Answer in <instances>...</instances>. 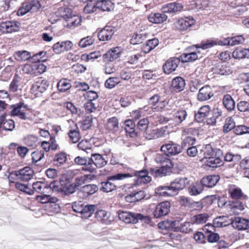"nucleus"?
<instances>
[{
  "mask_svg": "<svg viewBox=\"0 0 249 249\" xmlns=\"http://www.w3.org/2000/svg\"><path fill=\"white\" fill-rule=\"evenodd\" d=\"M222 103L224 107L229 111H231L235 108V102L231 96L229 94H226L223 96Z\"/></svg>",
  "mask_w": 249,
  "mask_h": 249,
  "instance_id": "obj_30",
  "label": "nucleus"
},
{
  "mask_svg": "<svg viewBox=\"0 0 249 249\" xmlns=\"http://www.w3.org/2000/svg\"><path fill=\"white\" fill-rule=\"evenodd\" d=\"M81 17L76 15H73L72 12L65 19L64 23L65 27L68 28H74L81 22Z\"/></svg>",
  "mask_w": 249,
  "mask_h": 249,
  "instance_id": "obj_25",
  "label": "nucleus"
},
{
  "mask_svg": "<svg viewBox=\"0 0 249 249\" xmlns=\"http://www.w3.org/2000/svg\"><path fill=\"white\" fill-rule=\"evenodd\" d=\"M95 216L97 220L106 225L109 224L113 220L110 213L103 210L96 212Z\"/></svg>",
  "mask_w": 249,
  "mask_h": 249,
  "instance_id": "obj_23",
  "label": "nucleus"
},
{
  "mask_svg": "<svg viewBox=\"0 0 249 249\" xmlns=\"http://www.w3.org/2000/svg\"><path fill=\"white\" fill-rule=\"evenodd\" d=\"M160 99V97L158 94H155L153 96H152L148 101V103L149 105H151L152 106H155L156 104H158L157 107L153 108V109L156 110L157 111H160L162 107L165 106V102L164 101L159 102Z\"/></svg>",
  "mask_w": 249,
  "mask_h": 249,
  "instance_id": "obj_43",
  "label": "nucleus"
},
{
  "mask_svg": "<svg viewBox=\"0 0 249 249\" xmlns=\"http://www.w3.org/2000/svg\"><path fill=\"white\" fill-rule=\"evenodd\" d=\"M97 9L102 11H109L112 7V3L109 0H102L96 1Z\"/></svg>",
  "mask_w": 249,
  "mask_h": 249,
  "instance_id": "obj_45",
  "label": "nucleus"
},
{
  "mask_svg": "<svg viewBox=\"0 0 249 249\" xmlns=\"http://www.w3.org/2000/svg\"><path fill=\"white\" fill-rule=\"evenodd\" d=\"M228 192L232 198L239 199L241 197H243L244 199L248 198V196L247 195H243L241 189L236 187L235 185L231 186L229 189Z\"/></svg>",
  "mask_w": 249,
  "mask_h": 249,
  "instance_id": "obj_37",
  "label": "nucleus"
},
{
  "mask_svg": "<svg viewBox=\"0 0 249 249\" xmlns=\"http://www.w3.org/2000/svg\"><path fill=\"white\" fill-rule=\"evenodd\" d=\"M203 161L207 166L215 168L222 165L224 163L223 160L219 157L214 156L208 158Z\"/></svg>",
  "mask_w": 249,
  "mask_h": 249,
  "instance_id": "obj_35",
  "label": "nucleus"
},
{
  "mask_svg": "<svg viewBox=\"0 0 249 249\" xmlns=\"http://www.w3.org/2000/svg\"><path fill=\"white\" fill-rule=\"evenodd\" d=\"M72 43L69 40L58 42L55 43L53 47V51L57 54L60 53L64 51L70 50L72 47Z\"/></svg>",
  "mask_w": 249,
  "mask_h": 249,
  "instance_id": "obj_17",
  "label": "nucleus"
},
{
  "mask_svg": "<svg viewBox=\"0 0 249 249\" xmlns=\"http://www.w3.org/2000/svg\"><path fill=\"white\" fill-rule=\"evenodd\" d=\"M57 87L59 91L65 92L71 87V85L69 80L63 79L58 82Z\"/></svg>",
  "mask_w": 249,
  "mask_h": 249,
  "instance_id": "obj_51",
  "label": "nucleus"
},
{
  "mask_svg": "<svg viewBox=\"0 0 249 249\" xmlns=\"http://www.w3.org/2000/svg\"><path fill=\"white\" fill-rule=\"evenodd\" d=\"M89 158L78 156L74 159L75 163L78 165H84L82 170L85 171H89L90 173L94 172V168L93 167L90 162H89Z\"/></svg>",
  "mask_w": 249,
  "mask_h": 249,
  "instance_id": "obj_18",
  "label": "nucleus"
},
{
  "mask_svg": "<svg viewBox=\"0 0 249 249\" xmlns=\"http://www.w3.org/2000/svg\"><path fill=\"white\" fill-rule=\"evenodd\" d=\"M165 155L169 156L176 155L181 152L182 146L173 142L163 145L160 148Z\"/></svg>",
  "mask_w": 249,
  "mask_h": 249,
  "instance_id": "obj_7",
  "label": "nucleus"
},
{
  "mask_svg": "<svg viewBox=\"0 0 249 249\" xmlns=\"http://www.w3.org/2000/svg\"><path fill=\"white\" fill-rule=\"evenodd\" d=\"M213 96L212 89L209 86H205L201 88L197 94V99L200 101H205L210 99Z\"/></svg>",
  "mask_w": 249,
  "mask_h": 249,
  "instance_id": "obj_19",
  "label": "nucleus"
},
{
  "mask_svg": "<svg viewBox=\"0 0 249 249\" xmlns=\"http://www.w3.org/2000/svg\"><path fill=\"white\" fill-rule=\"evenodd\" d=\"M172 168H169L167 166H163L161 167L151 168L150 169V173L155 177H161L166 176L170 172Z\"/></svg>",
  "mask_w": 249,
  "mask_h": 249,
  "instance_id": "obj_27",
  "label": "nucleus"
},
{
  "mask_svg": "<svg viewBox=\"0 0 249 249\" xmlns=\"http://www.w3.org/2000/svg\"><path fill=\"white\" fill-rule=\"evenodd\" d=\"M48 183L41 181H36L32 185L34 192L35 191L41 194H48Z\"/></svg>",
  "mask_w": 249,
  "mask_h": 249,
  "instance_id": "obj_41",
  "label": "nucleus"
},
{
  "mask_svg": "<svg viewBox=\"0 0 249 249\" xmlns=\"http://www.w3.org/2000/svg\"><path fill=\"white\" fill-rule=\"evenodd\" d=\"M33 170L29 167H25L18 170L11 172L8 176V179L11 183H15L14 181L16 180L28 181L33 178Z\"/></svg>",
  "mask_w": 249,
  "mask_h": 249,
  "instance_id": "obj_2",
  "label": "nucleus"
},
{
  "mask_svg": "<svg viewBox=\"0 0 249 249\" xmlns=\"http://www.w3.org/2000/svg\"><path fill=\"white\" fill-rule=\"evenodd\" d=\"M219 178L218 175H210L203 177L200 181L203 187L212 188L216 184Z\"/></svg>",
  "mask_w": 249,
  "mask_h": 249,
  "instance_id": "obj_24",
  "label": "nucleus"
},
{
  "mask_svg": "<svg viewBox=\"0 0 249 249\" xmlns=\"http://www.w3.org/2000/svg\"><path fill=\"white\" fill-rule=\"evenodd\" d=\"M114 33V32L112 27L106 26L98 32V37L101 41H107L112 38Z\"/></svg>",
  "mask_w": 249,
  "mask_h": 249,
  "instance_id": "obj_20",
  "label": "nucleus"
},
{
  "mask_svg": "<svg viewBox=\"0 0 249 249\" xmlns=\"http://www.w3.org/2000/svg\"><path fill=\"white\" fill-rule=\"evenodd\" d=\"M231 211L235 214H239L244 210V205L240 201L232 202L230 205Z\"/></svg>",
  "mask_w": 249,
  "mask_h": 249,
  "instance_id": "obj_55",
  "label": "nucleus"
},
{
  "mask_svg": "<svg viewBox=\"0 0 249 249\" xmlns=\"http://www.w3.org/2000/svg\"><path fill=\"white\" fill-rule=\"evenodd\" d=\"M24 143L28 146L35 147L38 144V138L35 135H28L24 138Z\"/></svg>",
  "mask_w": 249,
  "mask_h": 249,
  "instance_id": "obj_52",
  "label": "nucleus"
},
{
  "mask_svg": "<svg viewBox=\"0 0 249 249\" xmlns=\"http://www.w3.org/2000/svg\"><path fill=\"white\" fill-rule=\"evenodd\" d=\"M201 152L203 153L204 159L203 160H204L208 158L214 156L215 151L211 144H207L201 150Z\"/></svg>",
  "mask_w": 249,
  "mask_h": 249,
  "instance_id": "obj_59",
  "label": "nucleus"
},
{
  "mask_svg": "<svg viewBox=\"0 0 249 249\" xmlns=\"http://www.w3.org/2000/svg\"><path fill=\"white\" fill-rule=\"evenodd\" d=\"M146 38V34L141 31L139 33H135L133 35L130 40V43L133 45L142 43Z\"/></svg>",
  "mask_w": 249,
  "mask_h": 249,
  "instance_id": "obj_47",
  "label": "nucleus"
},
{
  "mask_svg": "<svg viewBox=\"0 0 249 249\" xmlns=\"http://www.w3.org/2000/svg\"><path fill=\"white\" fill-rule=\"evenodd\" d=\"M185 85L184 79L180 76H178L173 79L171 87L174 91L178 92L183 90Z\"/></svg>",
  "mask_w": 249,
  "mask_h": 249,
  "instance_id": "obj_28",
  "label": "nucleus"
},
{
  "mask_svg": "<svg viewBox=\"0 0 249 249\" xmlns=\"http://www.w3.org/2000/svg\"><path fill=\"white\" fill-rule=\"evenodd\" d=\"M178 221H163L160 222L158 226L160 229H175V231H180L184 233H188L192 231V223L189 222H185L181 223L180 226L177 225Z\"/></svg>",
  "mask_w": 249,
  "mask_h": 249,
  "instance_id": "obj_3",
  "label": "nucleus"
},
{
  "mask_svg": "<svg viewBox=\"0 0 249 249\" xmlns=\"http://www.w3.org/2000/svg\"><path fill=\"white\" fill-rule=\"evenodd\" d=\"M36 200L38 202L43 204L48 203H55L58 201V199L56 197L52 196L51 195H47L45 194L37 196H36Z\"/></svg>",
  "mask_w": 249,
  "mask_h": 249,
  "instance_id": "obj_39",
  "label": "nucleus"
},
{
  "mask_svg": "<svg viewBox=\"0 0 249 249\" xmlns=\"http://www.w3.org/2000/svg\"><path fill=\"white\" fill-rule=\"evenodd\" d=\"M195 23V20L192 17H185L178 20L176 27L179 30L185 31L189 29Z\"/></svg>",
  "mask_w": 249,
  "mask_h": 249,
  "instance_id": "obj_16",
  "label": "nucleus"
},
{
  "mask_svg": "<svg viewBox=\"0 0 249 249\" xmlns=\"http://www.w3.org/2000/svg\"><path fill=\"white\" fill-rule=\"evenodd\" d=\"M155 193L157 195L162 196H171L175 195L172 190L169 186H160L155 189Z\"/></svg>",
  "mask_w": 249,
  "mask_h": 249,
  "instance_id": "obj_38",
  "label": "nucleus"
},
{
  "mask_svg": "<svg viewBox=\"0 0 249 249\" xmlns=\"http://www.w3.org/2000/svg\"><path fill=\"white\" fill-rule=\"evenodd\" d=\"M106 128L108 133L116 135L119 130L118 119L116 117H113L108 119L106 125Z\"/></svg>",
  "mask_w": 249,
  "mask_h": 249,
  "instance_id": "obj_15",
  "label": "nucleus"
},
{
  "mask_svg": "<svg viewBox=\"0 0 249 249\" xmlns=\"http://www.w3.org/2000/svg\"><path fill=\"white\" fill-rule=\"evenodd\" d=\"M170 208V203L168 201H164L158 204L153 214L155 217L159 218L167 215Z\"/></svg>",
  "mask_w": 249,
  "mask_h": 249,
  "instance_id": "obj_12",
  "label": "nucleus"
},
{
  "mask_svg": "<svg viewBox=\"0 0 249 249\" xmlns=\"http://www.w3.org/2000/svg\"><path fill=\"white\" fill-rule=\"evenodd\" d=\"M119 218L126 224L137 223L139 220H142L148 218L141 213L129 212L119 211Z\"/></svg>",
  "mask_w": 249,
  "mask_h": 249,
  "instance_id": "obj_5",
  "label": "nucleus"
},
{
  "mask_svg": "<svg viewBox=\"0 0 249 249\" xmlns=\"http://www.w3.org/2000/svg\"><path fill=\"white\" fill-rule=\"evenodd\" d=\"M204 187L201 181L192 183L188 188V192L191 196H197L200 194L203 191Z\"/></svg>",
  "mask_w": 249,
  "mask_h": 249,
  "instance_id": "obj_31",
  "label": "nucleus"
},
{
  "mask_svg": "<svg viewBox=\"0 0 249 249\" xmlns=\"http://www.w3.org/2000/svg\"><path fill=\"white\" fill-rule=\"evenodd\" d=\"M168 155L158 154L156 155L155 160L158 163H160L163 166L173 168L174 164L170 159L167 158Z\"/></svg>",
  "mask_w": 249,
  "mask_h": 249,
  "instance_id": "obj_34",
  "label": "nucleus"
},
{
  "mask_svg": "<svg viewBox=\"0 0 249 249\" xmlns=\"http://www.w3.org/2000/svg\"><path fill=\"white\" fill-rule=\"evenodd\" d=\"M232 226L238 231H244L249 229V219L241 217H235L231 220Z\"/></svg>",
  "mask_w": 249,
  "mask_h": 249,
  "instance_id": "obj_9",
  "label": "nucleus"
},
{
  "mask_svg": "<svg viewBox=\"0 0 249 249\" xmlns=\"http://www.w3.org/2000/svg\"><path fill=\"white\" fill-rule=\"evenodd\" d=\"M98 190V186L95 184H90L84 186L79 194L83 193V197H87L94 194Z\"/></svg>",
  "mask_w": 249,
  "mask_h": 249,
  "instance_id": "obj_33",
  "label": "nucleus"
},
{
  "mask_svg": "<svg viewBox=\"0 0 249 249\" xmlns=\"http://www.w3.org/2000/svg\"><path fill=\"white\" fill-rule=\"evenodd\" d=\"M210 107L209 106H204L199 108L197 113L195 115L196 120L200 122L203 119L208 116L210 111Z\"/></svg>",
  "mask_w": 249,
  "mask_h": 249,
  "instance_id": "obj_36",
  "label": "nucleus"
},
{
  "mask_svg": "<svg viewBox=\"0 0 249 249\" xmlns=\"http://www.w3.org/2000/svg\"><path fill=\"white\" fill-rule=\"evenodd\" d=\"M71 12V9L69 8L61 7L59 8L56 13L57 16L62 18L65 20L68 17L70 16Z\"/></svg>",
  "mask_w": 249,
  "mask_h": 249,
  "instance_id": "obj_61",
  "label": "nucleus"
},
{
  "mask_svg": "<svg viewBox=\"0 0 249 249\" xmlns=\"http://www.w3.org/2000/svg\"><path fill=\"white\" fill-rule=\"evenodd\" d=\"M20 81V78L18 75H15L9 86L10 91L14 92L18 90Z\"/></svg>",
  "mask_w": 249,
  "mask_h": 249,
  "instance_id": "obj_64",
  "label": "nucleus"
},
{
  "mask_svg": "<svg viewBox=\"0 0 249 249\" xmlns=\"http://www.w3.org/2000/svg\"><path fill=\"white\" fill-rule=\"evenodd\" d=\"M188 184L187 178H178L170 183V189L172 190L175 195L178 192L185 188Z\"/></svg>",
  "mask_w": 249,
  "mask_h": 249,
  "instance_id": "obj_10",
  "label": "nucleus"
},
{
  "mask_svg": "<svg viewBox=\"0 0 249 249\" xmlns=\"http://www.w3.org/2000/svg\"><path fill=\"white\" fill-rule=\"evenodd\" d=\"M165 13H155L150 14L148 17L149 21L155 24H160L165 21L167 19Z\"/></svg>",
  "mask_w": 249,
  "mask_h": 249,
  "instance_id": "obj_26",
  "label": "nucleus"
},
{
  "mask_svg": "<svg viewBox=\"0 0 249 249\" xmlns=\"http://www.w3.org/2000/svg\"><path fill=\"white\" fill-rule=\"evenodd\" d=\"M48 86L47 81L42 80L41 82H40L39 80L36 82L33 85V87L36 90L42 93L47 89Z\"/></svg>",
  "mask_w": 249,
  "mask_h": 249,
  "instance_id": "obj_56",
  "label": "nucleus"
},
{
  "mask_svg": "<svg viewBox=\"0 0 249 249\" xmlns=\"http://www.w3.org/2000/svg\"><path fill=\"white\" fill-rule=\"evenodd\" d=\"M70 140L73 143H76L81 139V135L76 124H75L74 127L71 128L68 133Z\"/></svg>",
  "mask_w": 249,
  "mask_h": 249,
  "instance_id": "obj_46",
  "label": "nucleus"
},
{
  "mask_svg": "<svg viewBox=\"0 0 249 249\" xmlns=\"http://www.w3.org/2000/svg\"><path fill=\"white\" fill-rule=\"evenodd\" d=\"M76 189L73 183L66 184L65 185L62 184L61 193L65 195H69L73 193Z\"/></svg>",
  "mask_w": 249,
  "mask_h": 249,
  "instance_id": "obj_58",
  "label": "nucleus"
},
{
  "mask_svg": "<svg viewBox=\"0 0 249 249\" xmlns=\"http://www.w3.org/2000/svg\"><path fill=\"white\" fill-rule=\"evenodd\" d=\"M132 173H117L107 178L105 181L100 183V189L105 193H109L116 189L117 186L113 182L115 180H123L130 178Z\"/></svg>",
  "mask_w": 249,
  "mask_h": 249,
  "instance_id": "obj_1",
  "label": "nucleus"
},
{
  "mask_svg": "<svg viewBox=\"0 0 249 249\" xmlns=\"http://www.w3.org/2000/svg\"><path fill=\"white\" fill-rule=\"evenodd\" d=\"M20 23L14 20H8L0 23V31L3 33H11L19 30Z\"/></svg>",
  "mask_w": 249,
  "mask_h": 249,
  "instance_id": "obj_8",
  "label": "nucleus"
},
{
  "mask_svg": "<svg viewBox=\"0 0 249 249\" xmlns=\"http://www.w3.org/2000/svg\"><path fill=\"white\" fill-rule=\"evenodd\" d=\"M67 160V154L65 152H60L54 156L53 163L57 166H61L66 163Z\"/></svg>",
  "mask_w": 249,
  "mask_h": 249,
  "instance_id": "obj_44",
  "label": "nucleus"
},
{
  "mask_svg": "<svg viewBox=\"0 0 249 249\" xmlns=\"http://www.w3.org/2000/svg\"><path fill=\"white\" fill-rule=\"evenodd\" d=\"M121 53L120 48H114L104 54V60L105 61L112 62L120 57Z\"/></svg>",
  "mask_w": 249,
  "mask_h": 249,
  "instance_id": "obj_21",
  "label": "nucleus"
},
{
  "mask_svg": "<svg viewBox=\"0 0 249 249\" xmlns=\"http://www.w3.org/2000/svg\"><path fill=\"white\" fill-rule=\"evenodd\" d=\"M227 217L224 216L215 218L213 220V224L215 227H225L229 225L231 222H228L226 220Z\"/></svg>",
  "mask_w": 249,
  "mask_h": 249,
  "instance_id": "obj_54",
  "label": "nucleus"
},
{
  "mask_svg": "<svg viewBox=\"0 0 249 249\" xmlns=\"http://www.w3.org/2000/svg\"><path fill=\"white\" fill-rule=\"evenodd\" d=\"M89 162L94 168V172L96 168H101L107 163V161L105 159L99 154H91V157L89 158Z\"/></svg>",
  "mask_w": 249,
  "mask_h": 249,
  "instance_id": "obj_14",
  "label": "nucleus"
},
{
  "mask_svg": "<svg viewBox=\"0 0 249 249\" xmlns=\"http://www.w3.org/2000/svg\"><path fill=\"white\" fill-rule=\"evenodd\" d=\"M183 5L176 2L168 3L162 7L163 13H175L179 12L183 9Z\"/></svg>",
  "mask_w": 249,
  "mask_h": 249,
  "instance_id": "obj_29",
  "label": "nucleus"
},
{
  "mask_svg": "<svg viewBox=\"0 0 249 249\" xmlns=\"http://www.w3.org/2000/svg\"><path fill=\"white\" fill-rule=\"evenodd\" d=\"M13 56L15 59L19 62L25 61L31 57V53L25 50L15 52Z\"/></svg>",
  "mask_w": 249,
  "mask_h": 249,
  "instance_id": "obj_40",
  "label": "nucleus"
},
{
  "mask_svg": "<svg viewBox=\"0 0 249 249\" xmlns=\"http://www.w3.org/2000/svg\"><path fill=\"white\" fill-rule=\"evenodd\" d=\"M127 173H132V177L134 176L137 177V180L140 183H147L151 180V178L148 175L146 170H142L139 171H134L131 168H128Z\"/></svg>",
  "mask_w": 249,
  "mask_h": 249,
  "instance_id": "obj_11",
  "label": "nucleus"
},
{
  "mask_svg": "<svg viewBox=\"0 0 249 249\" xmlns=\"http://www.w3.org/2000/svg\"><path fill=\"white\" fill-rule=\"evenodd\" d=\"M187 116V113L186 111L184 109H180L174 114L173 119L177 124H180L186 119Z\"/></svg>",
  "mask_w": 249,
  "mask_h": 249,
  "instance_id": "obj_50",
  "label": "nucleus"
},
{
  "mask_svg": "<svg viewBox=\"0 0 249 249\" xmlns=\"http://www.w3.org/2000/svg\"><path fill=\"white\" fill-rule=\"evenodd\" d=\"M128 195L125 197L126 201L131 203L139 201L145 196V193L143 190H138L137 185L135 184L131 185L126 187Z\"/></svg>",
  "mask_w": 249,
  "mask_h": 249,
  "instance_id": "obj_4",
  "label": "nucleus"
},
{
  "mask_svg": "<svg viewBox=\"0 0 249 249\" xmlns=\"http://www.w3.org/2000/svg\"><path fill=\"white\" fill-rule=\"evenodd\" d=\"M235 123L233 119L231 117H227L225 121V124L223 127V131L224 133H227L232 129H234Z\"/></svg>",
  "mask_w": 249,
  "mask_h": 249,
  "instance_id": "obj_48",
  "label": "nucleus"
},
{
  "mask_svg": "<svg viewBox=\"0 0 249 249\" xmlns=\"http://www.w3.org/2000/svg\"><path fill=\"white\" fill-rule=\"evenodd\" d=\"M168 133L167 131V127H162L160 128H156L151 131V134L148 133V131L146 133L145 137L149 140L153 139H157L162 137L166 135Z\"/></svg>",
  "mask_w": 249,
  "mask_h": 249,
  "instance_id": "obj_22",
  "label": "nucleus"
},
{
  "mask_svg": "<svg viewBox=\"0 0 249 249\" xmlns=\"http://www.w3.org/2000/svg\"><path fill=\"white\" fill-rule=\"evenodd\" d=\"M208 214L201 213L194 216L193 220L194 222L197 224H201L205 223L208 220Z\"/></svg>",
  "mask_w": 249,
  "mask_h": 249,
  "instance_id": "obj_63",
  "label": "nucleus"
},
{
  "mask_svg": "<svg viewBox=\"0 0 249 249\" xmlns=\"http://www.w3.org/2000/svg\"><path fill=\"white\" fill-rule=\"evenodd\" d=\"M180 63V59L172 57L167 60L163 65V70L166 74H170L174 71Z\"/></svg>",
  "mask_w": 249,
  "mask_h": 249,
  "instance_id": "obj_13",
  "label": "nucleus"
},
{
  "mask_svg": "<svg viewBox=\"0 0 249 249\" xmlns=\"http://www.w3.org/2000/svg\"><path fill=\"white\" fill-rule=\"evenodd\" d=\"M41 4L39 0H28L24 2L22 6L18 11L17 14L22 16L29 12H37L40 9Z\"/></svg>",
  "mask_w": 249,
  "mask_h": 249,
  "instance_id": "obj_6",
  "label": "nucleus"
},
{
  "mask_svg": "<svg viewBox=\"0 0 249 249\" xmlns=\"http://www.w3.org/2000/svg\"><path fill=\"white\" fill-rule=\"evenodd\" d=\"M1 121L2 130L6 131H12L15 128V124L13 120L9 119L6 120L5 115L2 114L0 115Z\"/></svg>",
  "mask_w": 249,
  "mask_h": 249,
  "instance_id": "obj_32",
  "label": "nucleus"
},
{
  "mask_svg": "<svg viewBox=\"0 0 249 249\" xmlns=\"http://www.w3.org/2000/svg\"><path fill=\"white\" fill-rule=\"evenodd\" d=\"M217 45V40L214 39H209L206 40L202 41L200 44L196 45L197 48H201L203 50H206L211 48L214 46Z\"/></svg>",
  "mask_w": 249,
  "mask_h": 249,
  "instance_id": "obj_49",
  "label": "nucleus"
},
{
  "mask_svg": "<svg viewBox=\"0 0 249 249\" xmlns=\"http://www.w3.org/2000/svg\"><path fill=\"white\" fill-rule=\"evenodd\" d=\"M232 72V70L229 66L222 65L219 66L215 70V72L221 75H227Z\"/></svg>",
  "mask_w": 249,
  "mask_h": 249,
  "instance_id": "obj_53",
  "label": "nucleus"
},
{
  "mask_svg": "<svg viewBox=\"0 0 249 249\" xmlns=\"http://www.w3.org/2000/svg\"><path fill=\"white\" fill-rule=\"evenodd\" d=\"M22 107L26 108L27 105L23 103L20 102L14 105L11 106V114L12 116H17L22 111Z\"/></svg>",
  "mask_w": 249,
  "mask_h": 249,
  "instance_id": "obj_60",
  "label": "nucleus"
},
{
  "mask_svg": "<svg viewBox=\"0 0 249 249\" xmlns=\"http://www.w3.org/2000/svg\"><path fill=\"white\" fill-rule=\"evenodd\" d=\"M77 147L79 149L85 151L88 154L91 152V144L87 140H82L77 144Z\"/></svg>",
  "mask_w": 249,
  "mask_h": 249,
  "instance_id": "obj_57",
  "label": "nucleus"
},
{
  "mask_svg": "<svg viewBox=\"0 0 249 249\" xmlns=\"http://www.w3.org/2000/svg\"><path fill=\"white\" fill-rule=\"evenodd\" d=\"M62 186H59V183L57 182H52L50 183H48L47 192L48 194L51 193L53 192H61V193Z\"/></svg>",
  "mask_w": 249,
  "mask_h": 249,
  "instance_id": "obj_62",
  "label": "nucleus"
},
{
  "mask_svg": "<svg viewBox=\"0 0 249 249\" xmlns=\"http://www.w3.org/2000/svg\"><path fill=\"white\" fill-rule=\"evenodd\" d=\"M95 209V205H88L85 203L81 213V216L86 219L90 217L94 213Z\"/></svg>",
  "mask_w": 249,
  "mask_h": 249,
  "instance_id": "obj_42",
  "label": "nucleus"
}]
</instances>
